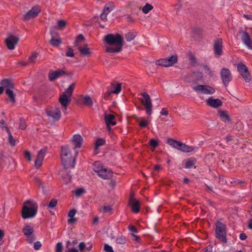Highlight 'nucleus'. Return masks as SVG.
Returning a JSON list of instances; mask_svg holds the SVG:
<instances>
[{
	"instance_id": "4be33fe9",
	"label": "nucleus",
	"mask_w": 252,
	"mask_h": 252,
	"mask_svg": "<svg viewBox=\"0 0 252 252\" xmlns=\"http://www.w3.org/2000/svg\"><path fill=\"white\" fill-rule=\"evenodd\" d=\"M104 119L108 127H109L110 125H116V122L115 117L113 115L110 114H105L104 115Z\"/></svg>"
},
{
	"instance_id": "c03bdc74",
	"label": "nucleus",
	"mask_w": 252,
	"mask_h": 252,
	"mask_svg": "<svg viewBox=\"0 0 252 252\" xmlns=\"http://www.w3.org/2000/svg\"><path fill=\"white\" fill-rule=\"evenodd\" d=\"M50 42L51 44L54 46H57L61 43V40L59 38H52Z\"/></svg>"
},
{
	"instance_id": "7ed1b4c3",
	"label": "nucleus",
	"mask_w": 252,
	"mask_h": 252,
	"mask_svg": "<svg viewBox=\"0 0 252 252\" xmlns=\"http://www.w3.org/2000/svg\"><path fill=\"white\" fill-rule=\"evenodd\" d=\"M61 158L62 163L65 168L74 167L75 159L71 154V149L68 146L62 147Z\"/></svg>"
},
{
	"instance_id": "5fc2aeb1",
	"label": "nucleus",
	"mask_w": 252,
	"mask_h": 252,
	"mask_svg": "<svg viewBox=\"0 0 252 252\" xmlns=\"http://www.w3.org/2000/svg\"><path fill=\"white\" fill-rule=\"evenodd\" d=\"M27 240L30 243H32L35 240V237L33 234L27 236Z\"/></svg>"
},
{
	"instance_id": "39448f33",
	"label": "nucleus",
	"mask_w": 252,
	"mask_h": 252,
	"mask_svg": "<svg viewBox=\"0 0 252 252\" xmlns=\"http://www.w3.org/2000/svg\"><path fill=\"white\" fill-rule=\"evenodd\" d=\"M216 236L223 243L227 242L226 237L225 226L220 221H217L216 223Z\"/></svg>"
},
{
	"instance_id": "6e6552de",
	"label": "nucleus",
	"mask_w": 252,
	"mask_h": 252,
	"mask_svg": "<svg viewBox=\"0 0 252 252\" xmlns=\"http://www.w3.org/2000/svg\"><path fill=\"white\" fill-rule=\"evenodd\" d=\"M193 89L199 94H212L215 92L214 88L206 85H197L194 86Z\"/></svg>"
},
{
	"instance_id": "1a4fd4ad",
	"label": "nucleus",
	"mask_w": 252,
	"mask_h": 252,
	"mask_svg": "<svg viewBox=\"0 0 252 252\" xmlns=\"http://www.w3.org/2000/svg\"><path fill=\"white\" fill-rule=\"evenodd\" d=\"M177 61V56L176 55H173L166 58L158 60L156 62V64L164 67H169L176 63Z\"/></svg>"
},
{
	"instance_id": "4468645a",
	"label": "nucleus",
	"mask_w": 252,
	"mask_h": 252,
	"mask_svg": "<svg viewBox=\"0 0 252 252\" xmlns=\"http://www.w3.org/2000/svg\"><path fill=\"white\" fill-rule=\"evenodd\" d=\"M41 9L38 5H35L32 7V8L26 13L24 17V20L25 21L29 20L37 16L38 13L40 12Z\"/></svg>"
},
{
	"instance_id": "20e7f679",
	"label": "nucleus",
	"mask_w": 252,
	"mask_h": 252,
	"mask_svg": "<svg viewBox=\"0 0 252 252\" xmlns=\"http://www.w3.org/2000/svg\"><path fill=\"white\" fill-rule=\"evenodd\" d=\"M75 87V83L71 84L59 97V102L65 110L71 101V97Z\"/></svg>"
},
{
	"instance_id": "e433bc0d",
	"label": "nucleus",
	"mask_w": 252,
	"mask_h": 252,
	"mask_svg": "<svg viewBox=\"0 0 252 252\" xmlns=\"http://www.w3.org/2000/svg\"><path fill=\"white\" fill-rule=\"evenodd\" d=\"M82 101L83 103L88 106H92L93 102L92 98L89 95H86L83 98Z\"/></svg>"
},
{
	"instance_id": "052dcab7",
	"label": "nucleus",
	"mask_w": 252,
	"mask_h": 252,
	"mask_svg": "<svg viewBox=\"0 0 252 252\" xmlns=\"http://www.w3.org/2000/svg\"><path fill=\"white\" fill-rule=\"evenodd\" d=\"M6 158L1 155H0V167L4 165V162L5 161Z\"/></svg>"
},
{
	"instance_id": "c85d7f7f",
	"label": "nucleus",
	"mask_w": 252,
	"mask_h": 252,
	"mask_svg": "<svg viewBox=\"0 0 252 252\" xmlns=\"http://www.w3.org/2000/svg\"><path fill=\"white\" fill-rule=\"evenodd\" d=\"M93 171L97 175L99 173H100V170H101L103 168V166L99 161L95 162L93 164Z\"/></svg>"
},
{
	"instance_id": "3c124183",
	"label": "nucleus",
	"mask_w": 252,
	"mask_h": 252,
	"mask_svg": "<svg viewBox=\"0 0 252 252\" xmlns=\"http://www.w3.org/2000/svg\"><path fill=\"white\" fill-rule=\"evenodd\" d=\"M56 252H63V245L61 242H59L56 246Z\"/></svg>"
},
{
	"instance_id": "bf43d9fd",
	"label": "nucleus",
	"mask_w": 252,
	"mask_h": 252,
	"mask_svg": "<svg viewBox=\"0 0 252 252\" xmlns=\"http://www.w3.org/2000/svg\"><path fill=\"white\" fill-rule=\"evenodd\" d=\"M76 213V211L75 209H72L71 210L68 214V216L69 218H72L74 217V216L75 215Z\"/></svg>"
},
{
	"instance_id": "f704fd0d",
	"label": "nucleus",
	"mask_w": 252,
	"mask_h": 252,
	"mask_svg": "<svg viewBox=\"0 0 252 252\" xmlns=\"http://www.w3.org/2000/svg\"><path fill=\"white\" fill-rule=\"evenodd\" d=\"M181 142L177 141L171 138H168L167 140V143L171 147L178 149L180 143Z\"/></svg>"
},
{
	"instance_id": "dca6fc26",
	"label": "nucleus",
	"mask_w": 252,
	"mask_h": 252,
	"mask_svg": "<svg viewBox=\"0 0 252 252\" xmlns=\"http://www.w3.org/2000/svg\"><path fill=\"white\" fill-rule=\"evenodd\" d=\"M46 153V149H41L38 152L37 158L34 161V166L36 168H38L41 166Z\"/></svg>"
},
{
	"instance_id": "8fccbe9b",
	"label": "nucleus",
	"mask_w": 252,
	"mask_h": 252,
	"mask_svg": "<svg viewBox=\"0 0 252 252\" xmlns=\"http://www.w3.org/2000/svg\"><path fill=\"white\" fill-rule=\"evenodd\" d=\"M85 192V189L82 188L78 189L75 190L74 193L77 196H79Z\"/></svg>"
},
{
	"instance_id": "79ce46f5",
	"label": "nucleus",
	"mask_w": 252,
	"mask_h": 252,
	"mask_svg": "<svg viewBox=\"0 0 252 252\" xmlns=\"http://www.w3.org/2000/svg\"><path fill=\"white\" fill-rule=\"evenodd\" d=\"M105 140L103 138L97 139L95 142V149L97 150L99 147L105 144Z\"/></svg>"
},
{
	"instance_id": "cd10ccee",
	"label": "nucleus",
	"mask_w": 252,
	"mask_h": 252,
	"mask_svg": "<svg viewBox=\"0 0 252 252\" xmlns=\"http://www.w3.org/2000/svg\"><path fill=\"white\" fill-rule=\"evenodd\" d=\"M194 148L192 147H190L186 144L180 142L178 149L179 150L183 152H190L193 150Z\"/></svg>"
},
{
	"instance_id": "f3484780",
	"label": "nucleus",
	"mask_w": 252,
	"mask_h": 252,
	"mask_svg": "<svg viewBox=\"0 0 252 252\" xmlns=\"http://www.w3.org/2000/svg\"><path fill=\"white\" fill-rule=\"evenodd\" d=\"M128 204L130 206L131 211L134 213H137L139 211V201L133 197L132 195L130 196Z\"/></svg>"
},
{
	"instance_id": "774afa93",
	"label": "nucleus",
	"mask_w": 252,
	"mask_h": 252,
	"mask_svg": "<svg viewBox=\"0 0 252 252\" xmlns=\"http://www.w3.org/2000/svg\"><path fill=\"white\" fill-rule=\"evenodd\" d=\"M66 252H78V251L75 248L69 249Z\"/></svg>"
},
{
	"instance_id": "680f3d73",
	"label": "nucleus",
	"mask_w": 252,
	"mask_h": 252,
	"mask_svg": "<svg viewBox=\"0 0 252 252\" xmlns=\"http://www.w3.org/2000/svg\"><path fill=\"white\" fill-rule=\"evenodd\" d=\"M85 247H86V245H85V243H84V242L80 243V244L79 245V248L81 252L83 251L84 250V249L85 248Z\"/></svg>"
},
{
	"instance_id": "5701e85b",
	"label": "nucleus",
	"mask_w": 252,
	"mask_h": 252,
	"mask_svg": "<svg viewBox=\"0 0 252 252\" xmlns=\"http://www.w3.org/2000/svg\"><path fill=\"white\" fill-rule=\"evenodd\" d=\"M137 121L138 123V125L141 128H144L148 126L151 121L150 117H148L147 119L140 117L137 119Z\"/></svg>"
},
{
	"instance_id": "4c0bfd02",
	"label": "nucleus",
	"mask_w": 252,
	"mask_h": 252,
	"mask_svg": "<svg viewBox=\"0 0 252 252\" xmlns=\"http://www.w3.org/2000/svg\"><path fill=\"white\" fill-rule=\"evenodd\" d=\"M135 32H129L126 34L125 37L127 41L129 42L132 40L136 36Z\"/></svg>"
},
{
	"instance_id": "f8f14e48",
	"label": "nucleus",
	"mask_w": 252,
	"mask_h": 252,
	"mask_svg": "<svg viewBox=\"0 0 252 252\" xmlns=\"http://www.w3.org/2000/svg\"><path fill=\"white\" fill-rule=\"evenodd\" d=\"M243 43L250 49L252 50V40L250 34L246 32L241 31L239 32Z\"/></svg>"
},
{
	"instance_id": "473e14b6",
	"label": "nucleus",
	"mask_w": 252,
	"mask_h": 252,
	"mask_svg": "<svg viewBox=\"0 0 252 252\" xmlns=\"http://www.w3.org/2000/svg\"><path fill=\"white\" fill-rule=\"evenodd\" d=\"M2 128H5L8 133V141L11 145L14 146L16 144L15 139L13 138L11 133L10 132L9 128L6 126H3Z\"/></svg>"
},
{
	"instance_id": "338daca9",
	"label": "nucleus",
	"mask_w": 252,
	"mask_h": 252,
	"mask_svg": "<svg viewBox=\"0 0 252 252\" xmlns=\"http://www.w3.org/2000/svg\"><path fill=\"white\" fill-rule=\"evenodd\" d=\"M76 221V219L74 217L69 218L68 222L69 223H73Z\"/></svg>"
},
{
	"instance_id": "ea45409f",
	"label": "nucleus",
	"mask_w": 252,
	"mask_h": 252,
	"mask_svg": "<svg viewBox=\"0 0 252 252\" xmlns=\"http://www.w3.org/2000/svg\"><path fill=\"white\" fill-rule=\"evenodd\" d=\"M154 8L153 6L149 3H146L145 5H144L142 9V12L145 14H147L150 11L152 10Z\"/></svg>"
},
{
	"instance_id": "a19ab883",
	"label": "nucleus",
	"mask_w": 252,
	"mask_h": 252,
	"mask_svg": "<svg viewBox=\"0 0 252 252\" xmlns=\"http://www.w3.org/2000/svg\"><path fill=\"white\" fill-rule=\"evenodd\" d=\"M113 5L109 4H106L103 10V13L108 14L113 9Z\"/></svg>"
},
{
	"instance_id": "9b49d317",
	"label": "nucleus",
	"mask_w": 252,
	"mask_h": 252,
	"mask_svg": "<svg viewBox=\"0 0 252 252\" xmlns=\"http://www.w3.org/2000/svg\"><path fill=\"white\" fill-rule=\"evenodd\" d=\"M222 81L225 87H227L231 81L232 75L230 71L227 68H223L220 72Z\"/></svg>"
},
{
	"instance_id": "c9c22d12",
	"label": "nucleus",
	"mask_w": 252,
	"mask_h": 252,
	"mask_svg": "<svg viewBox=\"0 0 252 252\" xmlns=\"http://www.w3.org/2000/svg\"><path fill=\"white\" fill-rule=\"evenodd\" d=\"M75 44L77 48L79 47V45L82 46L83 44H86L85 42V38L82 35L80 34L77 37Z\"/></svg>"
},
{
	"instance_id": "a18cd8bd",
	"label": "nucleus",
	"mask_w": 252,
	"mask_h": 252,
	"mask_svg": "<svg viewBox=\"0 0 252 252\" xmlns=\"http://www.w3.org/2000/svg\"><path fill=\"white\" fill-rule=\"evenodd\" d=\"M116 241L118 244H124L126 243V239L125 237L120 236L116 238Z\"/></svg>"
},
{
	"instance_id": "6ab92c4d",
	"label": "nucleus",
	"mask_w": 252,
	"mask_h": 252,
	"mask_svg": "<svg viewBox=\"0 0 252 252\" xmlns=\"http://www.w3.org/2000/svg\"><path fill=\"white\" fill-rule=\"evenodd\" d=\"M215 54L218 56H220L222 53V41L221 39H217L214 44Z\"/></svg>"
},
{
	"instance_id": "7c9ffc66",
	"label": "nucleus",
	"mask_w": 252,
	"mask_h": 252,
	"mask_svg": "<svg viewBox=\"0 0 252 252\" xmlns=\"http://www.w3.org/2000/svg\"><path fill=\"white\" fill-rule=\"evenodd\" d=\"M33 231V227L29 225H25L23 228V233L26 236L32 234Z\"/></svg>"
},
{
	"instance_id": "37998d69",
	"label": "nucleus",
	"mask_w": 252,
	"mask_h": 252,
	"mask_svg": "<svg viewBox=\"0 0 252 252\" xmlns=\"http://www.w3.org/2000/svg\"><path fill=\"white\" fill-rule=\"evenodd\" d=\"M58 203V201L56 199L53 198L52 199L49 203L47 205V207L48 209H52L55 207Z\"/></svg>"
},
{
	"instance_id": "f03ea898",
	"label": "nucleus",
	"mask_w": 252,
	"mask_h": 252,
	"mask_svg": "<svg viewBox=\"0 0 252 252\" xmlns=\"http://www.w3.org/2000/svg\"><path fill=\"white\" fill-rule=\"evenodd\" d=\"M37 209L38 204L36 202L31 200L25 201L21 212L22 218L27 219L34 217L37 213Z\"/></svg>"
},
{
	"instance_id": "4d7b16f0",
	"label": "nucleus",
	"mask_w": 252,
	"mask_h": 252,
	"mask_svg": "<svg viewBox=\"0 0 252 252\" xmlns=\"http://www.w3.org/2000/svg\"><path fill=\"white\" fill-rule=\"evenodd\" d=\"M66 56L67 57H72L74 56V52L72 49L69 48L67 52L66 53Z\"/></svg>"
},
{
	"instance_id": "2eb2a0df",
	"label": "nucleus",
	"mask_w": 252,
	"mask_h": 252,
	"mask_svg": "<svg viewBox=\"0 0 252 252\" xmlns=\"http://www.w3.org/2000/svg\"><path fill=\"white\" fill-rule=\"evenodd\" d=\"M237 68L238 71L246 82L251 80V78L249 73L248 68L245 65L242 63L238 64Z\"/></svg>"
},
{
	"instance_id": "72a5a7b5",
	"label": "nucleus",
	"mask_w": 252,
	"mask_h": 252,
	"mask_svg": "<svg viewBox=\"0 0 252 252\" xmlns=\"http://www.w3.org/2000/svg\"><path fill=\"white\" fill-rule=\"evenodd\" d=\"M1 85L2 86V87L3 88H5V90L7 88H10V89L13 88V85L11 82L9 80L7 79L2 80L1 82Z\"/></svg>"
},
{
	"instance_id": "423d86ee",
	"label": "nucleus",
	"mask_w": 252,
	"mask_h": 252,
	"mask_svg": "<svg viewBox=\"0 0 252 252\" xmlns=\"http://www.w3.org/2000/svg\"><path fill=\"white\" fill-rule=\"evenodd\" d=\"M141 95L142 97L140 98V100L142 104L145 107L146 113L150 116L152 113V104L151 97L146 92L142 93Z\"/></svg>"
},
{
	"instance_id": "2f4dec72",
	"label": "nucleus",
	"mask_w": 252,
	"mask_h": 252,
	"mask_svg": "<svg viewBox=\"0 0 252 252\" xmlns=\"http://www.w3.org/2000/svg\"><path fill=\"white\" fill-rule=\"evenodd\" d=\"M5 93L8 96L10 101L12 103H15L16 101L15 96L11 89H10V88H7L5 90Z\"/></svg>"
},
{
	"instance_id": "49530a36",
	"label": "nucleus",
	"mask_w": 252,
	"mask_h": 252,
	"mask_svg": "<svg viewBox=\"0 0 252 252\" xmlns=\"http://www.w3.org/2000/svg\"><path fill=\"white\" fill-rule=\"evenodd\" d=\"M149 145H150L151 147L155 149L158 145V142L157 140L152 139L149 141Z\"/></svg>"
},
{
	"instance_id": "412c9836",
	"label": "nucleus",
	"mask_w": 252,
	"mask_h": 252,
	"mask_svg": "<svg viewBox=\"0 0 252 252\" xmlns=\"http://www.w3.org/2000/svg\"><path fill=\"white\" fill-rule=\"evenodd\" d=\"M38 54L36 52H33L31 56L29 57V60L27 62L23 61L19 63V64L22 65H27L28 64H34L35 63L37 60Z\"/></svg>"
},
{
	"instance_id": "69168bd1",
	"label": "nucleus",
	"mask_w": 252,
	"mask_h": 252,
	"mask_svg": "<svg viewBox=\"0 0 252 252\" xmlns=\"http://www.w3.org/2000/svg\"><path fill=\"white\" fill-rule=\"evenodd\" d=\"M168 114V112L167 110H166L165 109L163 108L160 111V114L162 115L166 116Z\"/></svg>"
},
{
	"instance_id": "9d476101",
	"label": "nucleus",
	"mask_w": 252,
	"mask_h": 252,
	"mask_svg": "<svg viewBox=\"0 0 252 252\" xmlns=\"http://www.w3.org/2000/svg\"><path fill=\"white\" fill-rule=\"evenodd\" d=\"M19 38L14 34H9L5 39V44L9 50H12L18 44Z\"/></svg>"
},
{
	"instance_id": "603ef678",
	"label": "nucleus",
	"mask_w": 252,
	"mask_h": 252,
	"mask_svg": "<svg viewBox=\"0 0 252 252\" xmlns=\"http://www.w3.org/2000/svg\"><path fill=\"white\" fill-rule=\"evenodd\" d=\"M25 158L28 161H31L32 160V155L31 153L28 151H26L24 152Z\"/></svg>"
},
{
	"instance_id": "0eeeda50",
	"label": "nucleus",
	"mask_w": 252,
	"mask_h": 252,
	"mask_svg": "<svg viewBox=\"0 0 252 252\" xmlns=\"http://www.w3.org/2000/svg\"><path fill=\"white\" fill-rule=\"evenodd\" d=\"M45 112L47 116L54 121H58L61 118V110L57 106L48 107L46 108Z\"/></svg>"
},
{
	"instance_id": "393cba45",
	"label": "nucleus",
	"mask_w": 252,
	"mask_h": 252,
	"mask_svg": "<svg viewBox=\"0 0 252 252\" xmlns=\"http://www.w3.org/2000/svg\"><path fill=\"white\" fill-rule=\"evenodd\" d=\"M77 49L84 56H88L91 54L90 48L87 44H83L82 46L79 45V47L77 48Z\"/></svg>"
},
{
	"instance_id": "864d4df0",
	"label": "nucleus",
	"mask_w": 252,
	"mask_h": 252,
	"mask_svg": "<svg viewBox=\"0 0 252 252\" xmlns=\"http://www.w3.org/2000/svg\"><path fill=\"white\" fill-rule=\"evenodd\" d=\"M104 250L106 252H114L112 247L108 244L104 245Z\"/></svg>"
},
{
	"instance_id": "e2e57ef3",
	"label": "nucleus",
	"mask_w": 252,
	"mask_h": 252,
	"mask_svg": "<svg viewBox=\"0 0 252 252\" xmlns=\"http://www.w3.org/2000/svg\"><path fill=\"white\" fill-rule=\"evenodd\" d=\"M103 209L105 212H109L111 210V207L110 206H105Z\"/></svg>"
},
{
	"instance_id": "a211bd4d",
	"label": "nucleus",
	"mask_w": 252,
	"mask_h": 252,
	"mask_svg": "<svg viewBox=\"0 0 252 252\" xmlns=\"http://www.w3.org/2000/svg\"><path fill=\"white\" fill-rule=\"evenodd\" d=\"M206 103L207 105L214 108L219 107L222 105V102L220 99H215L212 97H210L207 99L206 100Z\"/></svg>"
},
{
	"instance_id": "bb28decb",
	"label": "nucleus",
	"mask_w": 252,
	"mask_h": 252,
	"mask_svg": "<svg viewBox=\"0 0 252 252\" xmlns=\"http://www.w3.org/2000/svg\"><path fill=\"white\" fill-rule=\"evenodd\" d=\"M194 148L192 147H190L186 144L180 142L178 149L179 150L183 152H190L193 150Z\"/></svg>"
},
{
	"instance_id": "c756f323",
	"label": "nucleus",
	"mask_w": 252,
	"mask_h": 252,
	"mask_svg": "<svg viewBox=\"0 0 252 252\" xmlns=\"http://www.w3.org/2000/svg\"><path fill=\"white\" fill-rule=\"evenodd\" d=\"M122 89L121 84L120 83L114 84L111 86V92L113 94H118Z\"/></svg>"
},
{
	"instance_id": "58836bf2",
	"label": "nucleus",
	"mask_w": 252,
	"mask_h": 252,
	"mask_svg": "<svg viewBox=\"0 0 252 252\" xmlns=\"http://www.w3.org/2000/svg\"><path fill=\"white\" fill-rule=\"evenodd\" d=\"M66 25V22L63 20H59L57 21V29L62 30L64 29Z\"/></svg>"
},
{
	"instance_id": "de8ad7c7",
	"label": "nucleus",
	"mask_w": 252,
	"mask_h": 252,
	"mask_svg": "<svg viewBox=\"0 0 252 252\" xmlns=\"http://www.w3.org/2000/svg\"><path fill=\"white\" fill-rule=\"evenodd\" d=\"M194 161L191 159H188L186 161L185 166L187 168H190L194 165Z\"/></svg>"
},
{
	"instance_id": "a878e982",
	"label": "nucleus",
	"mask_w": 252,
	"mask_h": 252,
	"mask_svg": "<svg viewBox=\"0 0 252 252\" xmlns=\"http://www.w3.org/2000/svg\"><path fill=\"white\" fill-rule=\"evenodd\" d=\"M219 113L222 121L224 123H229L230 122V118L225 111L220 110L219 111Z\"/></svg>"
},
{
	"instance_id": "6e6d98bb",
	"label": "nucleus",
	"mask_w": 252,
	"mask_h": 252,
	"mask_svg": "<svg viewBox=\"0 0 252 252\" xmlns=\"http://www.w3.org/2000/svg\"><path fill=\"white\" fill-rule=\"evenodd\" d=\"M41 247V243L39 241L35 242L33 244L34 249L35 250H38Z\"/></svg>"
},
{
	"instance_id": "aec40b11",
	"label": "nucleus",
	"mask_w": 252,
	"mask_h": 252,
	"mask_svg": "<svg viewBox=\"0 0 252 252\" xmlns=\"http://www.w3.org/2000/svg\"><path fill=\"white\" fill-rule=\"evenodd\" d=\"M100 173H99L98 176L104 180H108L112 178L113 176V172L111 169L103 168L100 170Z\"/></svg>"
},
{
	"instance_id": "0e129e2a",
	"label": "nucleus",
	"mask_w": 252,
	"mask_h": 252,
	"mask_svg": "<svg viewBox=\"0 0 252 252\" xmlns=\"http://www.w3.org/2000/svg\"><path fill=\"white\" fill-rule=\"evenodd\" d=\"M128 229L131 232H137V229H136V227L133 225L128 226Z\"/></svg>"
},
{
	"instance_id": "b1692460",
	"label": "nucleus",
	"mask_w": 252,
	"mask_h": 252,
	"mask_svg": "<svg viewBox=\"0 0 252 252\" xmlns=\"http://www.w3.org/2000/svg\"><path fill=\"white\" fill-rule=\"evenodd\" d=\"M72 142L75 148H79L82 144L83 138L80 135H74L73 137Z\"/></svg>"
},
{
	"instance_id": "f257e3e1",
	"label": "nucleus",
	"mask_w": 252,
	"mask_h": 252,
	"mask_svg": "<svg viewBox=\"0 0 252 252\" xmlns=\"http://www.w3.org/2000/svg\"><path fill=\"white\" fill-rule=\"evenodd\" d=\"M106 51L109 53H119L123 46V38L119 34H108L105 36Z\"/></svg>"
},
{
	"instance_id": "09e8293b",
	"label": "nucleus",
	"mask_w": 252,
	"mask_h": 252,
	"mask_svg": "<svg viewBox=\"0 0 252 252\" xmlns=\"http://www.w3.org/2000/svg\"><path fill=\"white\" fill-rule=\"evenodd\" d=\"M26 127L27 125L25 121L23 119H20L19 128L24 130Z\"/></svg>"
},
{
	"instance_id": "ddd939ff",
	"label": "nucleus",
	"mask_w": 252,
	"mask_h": 252,
	"mask_svg": "<svg viewBox=\"0 0 252 252\" xmlns=\"http://www.w3.org/2000/svg\"><path fill=\"white\" fill-rule=\"evenodd\" d=\"M67 74L64 68H60L55 71H51L49 73V79L51 81H53L58 78Z\"/></svg>"
},
{
	"instance_id": "13d9d810",
	"label": "nucleus",
	"mask_w": 252,
	"mask_h": 252,
	"mask_svg": "<svg viewBox=\"0 0 252 252\" xmlns=\"http://www.w3.org/2000/svg\"><path fill=\"white\" fill-rule=\"evenodd\" d=\"M203 68L205 71H206V72L209 75H210V76L213 75V72L207 65H204Z\"/></svg>"
}]
</instances>
